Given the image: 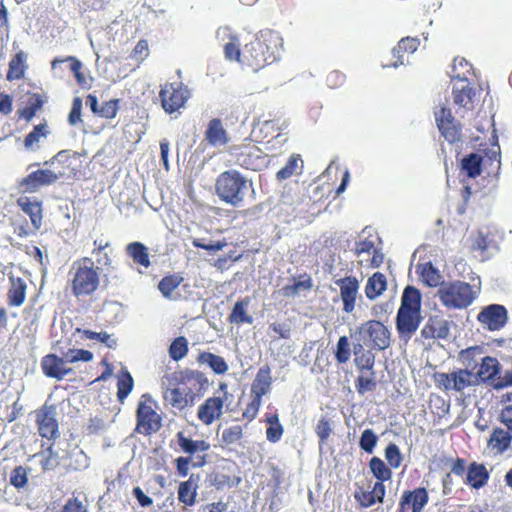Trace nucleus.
<instances>
[{"label":"nucleus","mask_w":512,"mask_h":512,"mask_svg":"<svg viewBox=\"0 0 512 512\" xmlns=\"http://www.w3.org/2000/svg\"><path fill=\"white\" fill-rule=\"evenodd\" d=\"M282 44L279 33L272 30L260 31L255 41L245 46L244 61L257 71L278 59Z\"/></svg>","instance_id":"obj_1"},{"label":"nucleus","mask_w":512,"mask_h":512,"mask_svg":"<svg viewBox=\"0 0 512 512\" xmlns=\"http://www.w3.org/2000/svg\"><path fill=\"white\" fill-rule=\"evenodd\" d=\"M215 189L222 201L239 207L243 204L248 191L252 189V183L237 170H228L218 176Z\"/></svg>","instance_id":"obj_2"},{"label":"nucleus","mask_w":512,"mask_h":512,"mask_svg":"<svg viewBox=\"0 0 512 512\" xmlns=\"http://www.w3.org/2000/svg\"><path fill=\"white\" fill-rule=\"evenodd\" d=\"M441 303L449 309L468 307L476 298L477 291L464 282L444 283L437 291Z\"/></svg>","instance_id":"obj_3"},{"label":"nucleus","mask_w":512,"mask_h":512,"mask_svg":"<svg viewBox=\"0 0 512 512\" xmlns=\"http://www.w3.org/2000/svg\"><path fill=\"white\" fill-rule=\"evenodd\" d=\"M438 385L444 390L463 392L466 388L478 385V378L469 369H457L450 373H438L435 375Z\"/></svg>","instance_id":"obj_4"},{"label":"nucleus","mask_w":512,"mask_h":512,"mask_svg":"<svg viewBox=\"0 0 512 512\" xmlns=\"http://www.w3.org/2000/svg\"><path fill=\"white\" fill-rule=\"evenodd\" d=\"M73 279V290L76 295H88L99 286V275L93 268L91 258H84Z\"/></svg>","instance_id":"obj_5"},{"label":"nucleus","mask_w":512,"mask_h":512,"mask_svg":"<svg viewBox=\"0 0 512 512\" xmlns=\"http://www.w3.org/2000/svg\"><path fill=\"white\" fill-rule=\"evenodd\" d=\"M159 96L163 109L171 114L185 105L190 93L182 83H170L163 87Z\"/></svg>","instance_id":"obj_6"},{"label":"nucleus","mask_w":512,"mask_h":512,"mask_svg":"<svg viewBox=\"0 0 512 512\" xmlns=\"http://www.w3.org/2000/svg\"><path fill=\"white\" fill-rule=\"evenodd\" d=\"M361 339L371 342V346L378 350H384L390 345V332L379 321L370 320L364 323L358 331Z\"/></svg>","instance_id":"obj_7"},{"label":"nucleus","mask_w":512,"mask_h":512,"mask_svg":"<svg viewBox=\"0 0 512 512\" xmlns=\"http://www.w3.org/2000/svg\"><path fill=\"white\" fill-rule=\"evenodd\" d=\"M137 427L139 433L149 435L157 432L161 428V417L152 408V403L149 400L141 401L137 408Z\"/></svg>","instance_id":"obj_8"},{"label":"nucleus","mask_w":512,"mask_h":512,"mask_svg":"<svg viewBox=\"0 0 512 512\" xmlns=\"http://www.w3.org/2000/svg\"><path fill=\"white\" fill-rule=\"evenodd\" d=\"M57 408L54 405L45 404L36 412L39 433L42 437L52 439L58 436Z\"/></svg>","instance_id":"obj_9"},{"label":"nucleus","mask_w":512,"mask_h":512,"mask_svg":"<svg viewBox=\"0 0 512 512\" xmlns=\"http://www.w3.org/2000/svg\"><path fill=\"white\" fill-rule=\"evenodd\" d=\"M62 173H56L49 169H40L30 173L19 183V189L22 192H35L42 186L55 183Z\"/></svg>","instance_id":"obj_10"},{"label":"nucleus","mask_w":512,"mask_h":512,"mask_svg":"<svg viewBox=\"0 0 512 512\" xmlns=\"http://www.w3.org/2000/svg\"><path fill=\"white\" fill-rule=\"evenodd\" d=\"M422 317L419 313L398 310L396 317V327L400 338L408 341L417 331Z\"/></svg>","instance_id":"obj_11"},{"label":"nucleus","mask_w":512,"mask_h":512,"mask_svg":"<svg viewBox=\"0 0 512 512\" xmlns=\"http://www.w3.org/2000/svg\"><path fill=\"white\" fill-rule=\"evenodd\" d=\"M507 311L502 305H489L483 309L478 320L489 330H498L504 326L507 321Z\"/></svg>","instance_id":"obj_12"},{"label":"nucleus","mask_w":512,"mask_h":512,"mask_svg":"<svg viewBox=\"0 0 512 512\" xmlns=\"http://www.w3.org/2000/svg\"><path fill=\"white\" fill-rule=\"evenodd\" d=\"M217 37L221 41L228 40V42L224 44V54L227 60L237 61L247 65L244 61L245 48L243 50L240 49V42L236 35H232L228 28H220L217 31Z\"/></svg>","instance_id":"obj_13"},{"label":"nucleus","mask_w":512,"mask_h":512,"mask_svg":"<svg viewBox=\"0 0 512 512\" xmlns=\"http://www.w3.org/2000/svg\"><path fill=\"white\" fill-rule=\"evenodd\" d=\"M67 363L65 355L60 358L50 354L42 359L41 367L46 376L61 380L72 372V369L67 367Z\"/></svg>","instance_id":"obj_14"},{"label":"nucleus","mask_w":512,"mask_h":512,"mask_svg":"<svg viewBox=\"0 0 512 512\" xmlns=\"http://www.w3.org/2000/svg\"><path fill=\"white\" fill-rule=\"evenodd\" d=\"M224 399L221 397H209L199 406L197 416L205 425L212 424L223 414Z\"/></svg>","instance_id":"obj_15"},{"label":"nucleus","mask_w":512,"mask_h":512,"mask_svg":"<svg viewBox=\"0 0 512 512\" xmlns=\"http://www.w3.org/2000/svg\"><path fill=\"white\" fill-rule=\"evenodd\" d=\"M340 288V297L343 301V310L351 313L355 308L359 284L356 278L346 277L336 281Z\"/></svg>","instance_id":"obj_16"},{"label":"nucleus","mask_w":512,"mask_h":512,"mask_svg":"<svg viewBox=\"0 0 512 512\" xmlns=\"http://www.w3.org/2000/svg\"><path fill=\"white\" fill-rule=\"evenodd\" d=\"M385 496V486L381 482H376L371 490L360 489L354 493L355 500L364 508L373 506L376 503H382Z\"/></svg>","instance_id":"obj_17"},{"label":"nucleus","mask_w":512,"mask_h":512,"mask_svg":"<svg viewBox=\"0 0 512 512\" xmlns=\"http://www.w3.org/2000/svg\"><path fill=\"white\" fill-rule=\"evenodd\" d=\"M165 402L177 410L193 404L194 395L185 389L180 388H167L163 392Z\"/></svg>","instance_id":"obj_18"},{"label":"nucleus","mask_w":512,"mask_h":512,"mask_svg":"<svg viewBox=\"0 0 512 512\" xmlns=\"http://www.w3.org/2000/svg\"><path fill=\"white\" fill-rule=\"evenodd\" d=\"M271 383V369L268 365H264L258 370L252 382L251 397L262 399L270 391Z\"/></svg>","instance_id":"obj_19"},{"label":"nucleus","mask_w":512,"mask_h":512,"mask_svg":"<svg viewBox=\"0 0 512 512\" xmlns=\"http://www.w3.org/2000/svg\"><path fill=\"white\" fill-rule=\"evenodd\" d=\"M500 371V364L496 358L486 356L481 358L478 370L474 375L478 378V385L495 380Z\"/></svg>","instance_id":"obj_20"},{"label":"nucleus","mask_w":512,"mask_h":512,"mask_svg":"<svg viewBox=\"0 0 512 512\" xmlns=\"http://www.w3.org/2000/svg\"><path fill=\"white\" fill-rule=\"evenodd\" d=\"M18 206L26 213L31 220V223L35 229H39L42 225V206L36 199L29 197H20L17 200Z\"/></svg>","instance_id":"obj_21"},{"label":"nucleus","mask_w":512,"mask_h":512,"mask_svg":"<svg viewBox=\"0 0 512 512\" xmlns=\"http://www.w3.org/2000/svg\"><path fill=\"white\" fill-rule=\"evenodd\" d=\"M428 502V494L424 488L415 489L413 492L404 493L401 505L404 510L411 509L412 512H422Z\"/></svg>","instance_id":"obj_22"},{"label":"nucleus","mask_w":512,"mask_h":512,"mask_svg":"<svg viewBox=\"0 0 512 512\" xmlns=\"http://www.w3.org/2000/svg\"><path fill=\"white\" fill-rule=\"evenodd\" d=\"M205 139L213 146H223L228 142L227 132L220 119L214 118L209 121Z\"/></svg>","instance_id":"obj_23"},{"label":"nucleus","mask_w":512,"mask_h":512,"mask_svg":"<svg viewBox=\"0 0 512 512\" xmlns=\"http://www.w3.org/2000/svg\"><path fill=\"white\" fill-rule=\"evenodd\" d=\"M125 251L135 264L145 269L150 267L149 250L143 243L131 242L126 246Z\"/></svg>","instance_id":"obj_24"},{"label":"nucleus","mask_w":512,"mask_h":512,"mask_svg":"<svg viewBox=\"0 0 512 512\" xmlns=\"http://www.w3.org/2000/svg\"><path fill=\"white\" fill-rule=\"evenodd\" d=\"M421 299V293L417 288L407 286L403 291L399 309L420 314Z\"/></svg>","instance_id":"obj_25"},{"label":"nucleus","mask_w":512,"mask_h":512,"mask_svg":"<svg viewBox=\"0 0 512 512\" xmlns=\"http://www.w3.org/2000/svg\"><path fill=\"white\" fill-rule=\"evenodd\" d=\"M198 481L199 476L192 474L187 481L180 483L178 489V499L180 502L188 506L195 503Z\"/></svg>","instance_id":"obj_26"},{"label":"nucleus","mask_w":512,"mask_h":512,"mask_svg":"<svg viewBox=\"0 0 512 512\" xmlns=\"http://www.w3.org/2000/svg\"><path fill=\"white\" fill-rule=\"evenodd\" d=\"M249 305H250L249 297H245L244 299L237 301L234 304L232 312L229 316L230 322L234 323L236 325H241L244 323L252 324L253 317L247 313V307Z\"/></svg>","instance_id":"obj_27"},{"label":"nucleus","mask_w":512,"mask_h":512,"mask_svg":"<svg viewBox=\"0 0 512 512\" xmlns=\"http://www.w3.org/2000/svg\"><path fill=\"white\" fill-rule=\"evenodd\" d=\"M32 459L36 460L44 471L53 470L60 464L59 452L54 446L35 454Z\"/></svg>","instance_id":"obj_28"},{"label":"nucleus","mask_w":512,"mask_h":512,"mask_svg":"<svg viewBox=\"0 0 512 512\" xmlns=\"http://www.w3.org/2000/svg\"><path fill=\"white\" fill-rule=\"evenodd\" d=\"M387 288L385 275L380 272L374 273L367 281L365 294L370 300L379 297Z\"/></svg>","instance_id":"obj_29"},{"label":"nucleus","mask_w":512,"mask_h":512,"mask_svg":"<svg viewBox=\"0 0 512 512\" xmlns=\"http://www.w3.org/2000/svg\"><path fill=\"white\" fill-rule=\"evenodd\" d=\"M197 360L200 364L209 366L216 374H225L229 369L223 357L210 352L200 353Z\"/></svg>","instance_id":"obj_30"},{"label":"nucleus","mask_w":512,"mask_h":512,"mask_svg":"<svg viewBox=\"0 0 512 512\" xmlns=\"http://www.w3.org/2000/svg\"><path fill=\"white\" fill-rule=\"evenodd\" d=\"M458 82L453 86L454 101L456 104L467 107L472 100V89L466 84V78L457 76Z\"/></svg>","instance_id":"obj_31"},{"label":"nucleus","mask_w":512,"mask_h":512,"mask_svg":"<svg viewBox=\"0 0 512 512\" xmlns=\"http://www.w3.org/2000/svg\"><path fill=\"white\" fill-rule=\"evenodd\" d=\"M10 280L9 302L12 306H21L25 301L27 285L21 278L11 277Z\"/></svg>","instance_id":"obj_32"},{"label":"nucleus","mask_w":512,"mask_h":512,"mask_svg":"<svg viewBox=\"0 0 512 512\" xmlns=\"http://www.w3.org/2000/svg\"><path fill=\"white\" fill-rule=\"evenodd\" d=\"M483 352L482 349L478 346L469 347L465 350H462L459 354V360L464 365L465 369H469L473 371L478 367V364L481 361Z\"/></svg>","instance_id":"obj_33"},{"label":"nucleus","mask_w":512,"mask_h":512,"mask_svg":"<svg viewBox=\"0 0 512 512\" xmlns=\"http://www.w3.org/2000/svg\"><path fill=\"white\" fill-rule=\"evenodd\" d=\"M419 46V40L417 38H402L399 42L397 47H395L392 51L393 55L397 57V60L392 64L393 67L397 68L400 65L404 64V61L402 59V56L400 55V52H409L414 53Z\"/></svg>","instance_id":"obj_34"},{"label":"nucleus","mask_w":512,"mask_h":512,"mask_svg":"<svg viewBox=\"0 0 512 512\" xmlns=\"http://www.w3.org/2000/svg\"><path fill=\"white\" fill-rule=\"evenodd\" d=\"M488 473L483 465L472 464L466 475V482L473 488H480L486 484Z\"/></svg>","instance_id":"obj_35"},{"label":"nucleus","mask_w":512,"mask_h":512,"mask_svg":"<svg viewBox=\"0 0 512 512\" xmlns=\"http://www.w3.org/2000/svg\"><path fill=\"white\" fill-rule=\"evenodd\" d=\"M178 445L180 448L188 454H194L196 452L207 451L210 448L209 443L203 440H192L183 435L182 432L177 434Z\"/></svg>","instance_id":"obj_36"},{"label":"nucleus","mask_w":512,"mask_h":512,"mask_svg":"<svg viewBox=\"0 0 512 512\" xmlns=\"http://www.w3.org/2000/svg\"><path fill=\"white\" fill-rule=\"evenodd\" d=\"M511 441L512 435L509 430L495 429L489 439V445L497 452L503 453L510 446Z\"/></svg>","instance_id":"obj_37"},{"label":"nucleus","mask_w":512,"mask_h":512,"mask_svg":"<svg viewBox=\"0 0 512 512\" xmlns=\"http://www.w3.org/2000/svg\"><path fill=\"white\" fill-rule=\"evenodd\" d=\"M26 55L23 51L18 52L9 63V70L7 78L9 80H16L23 77L26 69Z\"/></svg>","instance_id":"obj_38"},{"label":"nucleus","mask_w":512,"mask_h":512,"mask_svg":"<svg viewBox=\"0 0 512 512\" xmlns=\"http://www.w3.org/2000/svg\"><path fill=\"white\" fill-rule=\"evenodd\" d=\"M303 168V161L300 155H292L285 167L277 172V178L279 180H285L291 177L295 173H300Z\"/></svg>","instance_id":"obj_39"},{"label":"nucleus","mask_w":512,"mask_h":512,"mask_svg":"<svg viewBox=\"0 0 512 512\" xmlns=\"http://www.w3.org/2000/svg\"><path fill=\"white\" fill-rule=\"evenodd\" d=\"M482 158L479 154L472 153L462 160V169L471 178H474L481 173Z\"/></svg>","instance_id":"obj_40"},{"label":"nucleus","mask_w":512,"mask_h":512,"mask_svg":"<svg viewBox=\"0 0 512 512\" xmlns=\"http://www.w3.org/2000/svg\"><path fill=\"white\" fill-rule=\"evenodd\" d=\"M375 249H376L375 242L372 239H365V240L356 242L355 253L358 256V259H359L358 261L361 264L368 263L371 255L375 251Z\"/></svg>","instance_id":"obj_41"},{"label":"nucleus","mask_w":512,"mask_h":512,"mask_svg":"<svg viewBox=\"0 0 512 512\" xmlns=\"http://www.w3.org/2000/svg\"><path fill=\"white\" fill-rule=\"evenodd\" d=\"M369 467L373 475L378 479L377 482L383 483V481L389 480L391 478V470L380 458L373 457L370 460Z\"/></svg>","instance_id":"obj_42"},{"label":"nucleus","mask_w":512,"mask_h":512,"mask_svg":"<svg viewBox=\"0 0 512 512\" xmlns=\"http://www.w3.org/2000/svg\"><path fill=\"white\" fill-rule=\"evenodd\" d=\"M47 135L46 125H37L34 129L26 136L24 144L25 147L31 150H35L38 147V143L41 139Z\"/></svg>","instance_id":"obj_43"},{"label":"nucleus","mask_w":512,"mask_h":512,"mask_svg":"<svg viewBox=\"0 0 512 512\" xmlns=\"http://www.w3.org/2000/svg\"><path fill=\"white\" fill-rule=\"evenodd\" d=\"M419 269L421 278L427 285L436 286L439 284L441 276L430 262L420 265Z\"/></svg>","instance_id":"obj_44"},{"label":"nucleus","mask_w":512,"mask_h":512,"mask_svg":"<svg viewBox=\"0 0 512 512\" xmlns=\"http://www.w3.org/2000/svg\"><path fill=\"white\" fill-rule=\"evenodd\" d=\"M188 352V343L185 337H177L169 347V356L175 360L179 361L182 359Z\"/></svg>","instance_id":"obj_45"},{"label":"nucleus","mask_w":512,"mask_h":512,"mask_svg":"<svg viewBox=\"0 0 512 512\" xmlns=\"http://www.w3.org/2000/svg\"><path fill=\"white\" fill-rule=\"evenodd\" d=\"M241 437L242 427L240 425H233L222 431L219 442L224 445H231L237 443Z\"/></svg>","instance_id":"obj_46"},{"label":"nucleus","mask_w":512,"mask_h":512,"mask_svg":"<svg viewBox=\"0 0 512 512\" xmlns=\"http://www.w3.org/2000/svg\"><path fill=\"white\" fill-rule=\"evenodd\" d=\"M269 424L268 429L266 430V437L270 442H277L280 440L283 434V427L279 422V418L277 415H272L267 419Z\"/></svg>","instance_id":"obj_47"},{"label":"nucleus","mask_w":512,"mask_h":512,"mask_svg":"<svg viewBox=\"0 0 512 512\" xmlns=\"http://www.w3.org/2000/svg\"><path fill=\"white\" fill-rule=\"evenodd\" d=\"M29 468L23 466L15 467L10 474V483L17 489L25 488L28 483Z\"/></svg>","instance_id":"obj_48"},{"label":"nucleus","mask_w":512,"mask_h":512,"mask_svg":"<svg viewBox=\"0 0 512 512\" xmlns=\"http://www.w3.org/2000/svg\"><path fill=\"white\" fill-rule=\"evenodd\" d=\"M191 242L194 247L202 248L212 253L221 251L224 247L227 246V242L225 240L206 241L204 238L193 237Z\"/></svg>","instance_id":"obj_49"},{"label":"nucleus","mask_w":512,"mask_h":512,"mask_svg":"<svg viewBox=\"0 0 512 512\" xmlns=\"http://www.w3.org/2000/svg\"><path fill=\"white\" fill-rule=\"evenodd\" d=\"M180 278L176 276L164 277L158 284V288L164 297L170 298L172 292L180 285Z\"/></svg>","instance_id":"obj_50"},{"label":"nucleus","mask_w":512,"mask_h":512,"mask_svg":"<svg viewBox=\"0 0 512 512\" xmlns=\"http://www.w3.org/2000/svg\"><path fill=\"white\" fill-rule=\"evenodd\" d=\"M377 441H378V438H377L376 434L373 432V430L366 429L363 431V433L360 437L359 446L365 452L371 454L377 444Z\"/></svg>","instance_id":"obj_51"},{"label":"nucleus","mask_w":512,"mask_h":512,"mask_svg":"<svg viewBox=\"0 0 512 512\" xmlns=\"http://www.w3.org/2000/svg\"><path fill=\"white\" fill-rule=\"evenodd\" d=\"M350 344L346 336H341L337 343V349L335 353L336 360L339 363H346L350 358Z\"/></svg>","instance_id":"obj_52"},{"label":"nucleus","mask_w":512,"mask_h":512,"mask_svg":"<svg viewBox=\"0 0 512 512\" xmlns=\"http://www.w3.org/2000/svg\"><path fill=\"white\" fill-rule=\"evenodd\" d=\"M442 136L449 142L455 143L461 140L460 128L455 124L443 125L440 124L439 128Z\"/></svg>","instance_id":"obj_53"},{"label":"nucleus","mask_w":512,"mask_h":512,"mask_svg":"<svg viewBox=\"0 0 512 512\" xmlns=\"http://www.w3.org/2000/svg\"><path fill=\"white\" fill-rule=\"evenodd\" d=\"M64 355L68 363L78 361L89 362L93 358V354L90 351L83 349H70Z\"/></svg>","instance_id":"obj_54"},{"label":"nucleus","mask_w":512,"mask_h":512,"mask_svg":"<svg viewBox=\"0 0 512 512\" xmlns=\"http://www.w3.org/2000/svg\"><path fill=\"white\" fill-rule=\"evenodd\" d=\"M311 283L309 281H297L291 285H286L281 289L282 295L285 297H292L299 295L303 290H309Z\"/></svg>","instance_id":"obj_55"},{"label":"nucleus","mask_w":512,"mask_h":512,"mask_svg":"<svg viewBox=\"0 0 512 512\" xmlns=\"http://www.w3.org/2000/svg\"><path fill=\"white\" fill-rule=\"evenodd\" d=\"M376 387V382L372 376L362 373L356 381V389L358 393L365 394L366 392L373 391Z\"/></svg>","instance_id":"obj_56"},{"label":"nucleus","mask_w":512,"mask_h":512,"mask_svg":"<svg viewBox=\"0 0 512 512\" xmlns=\"http://www.w3.org/2000/svg\"><path fill=\"white\" fill-rule=\"evenodd\" d=\"M385 457L389 464L398 468L402 462V456L398 446L394 443H390L385 449Z\"/></svg>","instance_id":"obj_57"},{"label":"nucleus","mask_w":512,"mask_h":512,"mask_svg":"<svg viewBox=\"0 0 512 512\" xmlns=\"http://www.w3.org/2000/svg\"><path fill=\"white\" fill-rule=\"evenodd\" d=\"M133 387V379L132 376L125 372L118 380V397L120 400L127 397V395L131 392Z\"/></svg>","instance_id":"obj_58"},{"label":"nucleus","mask_w":512,"mask_h":512,"mask_svg":"<svg viewBox=\"0 0 512 512\" xmlns=\"http://www.w3.org/2000/svg\"><path fill=\"white\" fill-rule=\"evenodd\" d=\"M84 335L88 339H94L98 342L106 344L107 347L113 348L116 346V340L109 335L107 332H93L90 330H84Z\"/></svg>","instance_id":"obj_59"},{"label":"nucleus","mask_w":512,"mask_h":512,"mask_svg":"<svg viewBox=\"0 0 512 512\" xmlns=\"http://www.w3.org/2000/svg\"><path fill=\"white\" fill-rule=\"evenodd\" d=\"M432 321V329H434L437 338L445 339L449 335V323L447 320L439 317H430Z\"/></svg>","instance_id":"obj_60"},{"label":"nucleus","mask_w":512,"mask_h":512,"mask_svg":"<svg viewBox=\"0 0 512 512\" xmlns=\"http://www.w3.org/2000/svg\"><path fill=\"white\" fill-rule=\"evenodd\" d=\"M81 109H82V100L76 97L73 100L72 108L68 116L69 124L72 126H76L77 124L82 122L81 119Z\"/></svg>","instance_id":"obj_61"},{"label":"nucleus","mask_w":512,"mask_h":512,"mask_svg":"<svg viewBox=\"0 0 512 512\" xmlns=\"http://www.w3.org/2000/svg\"><path fill=\"white\" fill-rule=\"evenodd\" d=\"M315 432L320 439V443H324L331 433V426L329 421L324 418L319 420L315 428Z\"/></svg>","instance_id":"obj_62"},{"label":"nucleus","mask_w":512,"mask_h":512,"mask_svg":"<svg viewBox=\"0 0 512 512\" xmlns=\"http://www.w3.org/2000/svg\"><path fill=\"white\" fill-rule=\"evenodd\" d=\"M61 512H88L85 506L78 499H69Z\"/></svg>","instance_id":"obj_63"},{"label":"nucleus","mask_w":512,"mask_h":512,"mask_svg":"<svg viewBox=\"0 0 512 512\" xmlns=\"http://www.w3.org/2000/svg\"><path fill=\"white\" fill-rule=\"evenodd\" d=\"M500 421L512 432V404L505 405L500 413Z\"/></svg>","instance_id":"obj_64"}]
</instances>
